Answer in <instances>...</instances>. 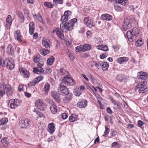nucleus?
Returning a JSON list of instances; mask_svg holds the SVG:
<instances>
[{"instance_id":"13","label":"nucleus","mask_w":148,"mask_h":148,"mask_svg":"<svg viewBox=\"0 0 148 148\" xmlns=\"http://www.w3.org/2000/svg\"><path fill=\"white\" fill-rule=\"evenodd\" d=\"M116 79L118 81L121 82H126L127 81V78L124 75L119 74L116 77Z\"/></svg>"},{"instance_id":"10","label":"nucleus","mask_w":148,"mask_h":148,"mask_svg":"<svg viewBox=\"0 0 148 148\" xmlns=\"http://www.w3.org/2000/svg\"><path fill=\"white\" fill-rule=\"evenodd\" d=\"M43 78L44 77L42 75L38 76L35 78L32 82H30L29 84L31 86H35L42 80Z\"/></svg>"},{"instance_id":"64","label":"nucleus","mask_w":148,"mask_h":148,"mask_svg":"<svg viewBox=\"0 0 148 148\" xmlns=\"http://www.w3.org/2000/svg\"><path fill=\"white\" fill-rule=\"evenodd\" d=\"M24 94L25 96L28 97H30L31 95V94L27 92H25Z\"/></svg>"},{"instance_id":"41","label":"nucleus","mask_w":148,"mask_h":148,"mask_svg":"<svg viewBox=\"0 0 148 148\" xmlns=\"http://www.w3.org/2000/svg\"><path fill=\"white\" fill-rule=\"evenodd\" d=\"M58 12L56 10H54L51 13V17L54 20H55L57 17Z\"/></svg>"},{"instance_id":"37","label":"nucleus","mask_w":148,"mask_h":148,"mask_svg":"<svg viewBox=\"0 0 148 148\" xmlns=\"http://www.w3.org/2000/svg\"><path fill=\"white\" fill-rule=\"evenodd\" d=\"M55 60L53 56L50 57L47 60V64L51 65L53 63Z\"/></svg>"},{"instance_id":"1","label":"nucleus","mask_w":148,"mask_h":148,"mask_svg":"<svg viewBox=\"0 0 148 148\" xmlns=\"http://www.w3.org/2000/svg\"><path fill=\"white\" fill-rule=\"evenodd\" d=\"M60 79V84L58 88V92L65 95L70 93L68 89L64 85H74L75 84V81L72 78L67 76H64V78Z\"/></svg>"},{"instance_id":"51","label":"nucleus","mask_w":148,"mask_h":148,"mask_svg":"<svg viewBox=\"0 0 148 148\" xmlns=\"http://www.w3.org/2000/svg\"><path fill=\"white\" fill-rule=\"evenodd\" d=\"M43 65L44 64L43 62H39L37 64L36 67H35L39 68H40V69H43L42 68V67Z\"/></svg>"},{"instance_id":"32","label":"nucleus","mask_w":148,"mask_h":148,"mask_svg":"<svg viewBox=\"0 0 148 148\" xmlns=\"http://www.w3.org/2000/svg\"><path fill=\"white\" fill-rule=\"evenodd\" d=\"M42 44L46 48L50 47V45L49 43V41L48 39H44L42 40Z\"/></svg>"},{"instance_id":"5","label":"nucleus","mask_w":148,"mask_h":148,"mask_svg":"<svg viewBox=\"0 0 148 148\" xmlns=\"http://www.w3.org/2000/svg\"><path fill=\"white\" fill-rule=\"evenodd\" d=\"M5 66L7 69L12 70L13 69L14 67V61L12 59L10 60L8 58L5 59L4 61Z\"/></svg>"},{"instance_id":"59","label":"nucleus","mask_w":148,"mask_h":148,"mask_svg":"<svg viewBox=\"0 0 148 148\" xmlns=\"http://www.w3.org/2000/svg\"><path fill=\"white\" fill-rule=\"evenodd\" d=\"M114 9L117 11H119L121 10L120 6L118 5H115L114 6Z\"/></svg>"},{"instance_id":"18","label":"nucleus","mask_w":148,"mask_h":148,"mask_svg":"<svg viewBox=\"0 0 148 148\" xmlns=\"http://www.w3.org/2000/svg\"><path fill=\"white\" fill-rule=\"evenodd\" d=\"M66 96L63 99V102L65 103H68L70 100H71L73 94L71 93L66 95Z\"/></svg>"},{"instance_id":"34","label":"nucleus","mask_w":148,"mask_h":148,"mask_svg":"<svg viewBox=\"0 0 148 148\" xmlns=\"http://www.w3.org/2000/svg\"><path fill=\"white\" fill-rule=\"evenodd\" d=\"M40 53L42 55L45 56L48 54L50 52L48 49H42L40 50Z\"/></svg>"},{"instance_id":"42","label":"nucleus","mask_w":148,"mask_h":148,"mask_svg":"<svg viewBox=\"0 0 148 148\" xmlns=\"http://www.w3.org/2000/svg\"><path fill=\"white\" fill-rule=\"evenodd\" d=\"M8 121V119L6 118H3L0 121V125H4Z\"/></svg>"},{"instance_id":"53","label":"nucleus","mask_w":148,"mask_h":148,"mask_svg":"<svg viewBox=\"0 0 148 148\" xmlns=\"http://www.w3.org/2000/svg\"><path fill=\"white\" fill-rule=\"evenodd\" d=\"M101 50L104 51H106L108 50V47L106 45H102V48H101Z\"/></svg>"},{"instance_id":"17","label":"nucleus","mask_w":148,"mask_h":148,"mask_svg":"<svg viewBox=\"0 0 148 148\" xmlns=\"http://www.w3.org/2000/svg\"><path fill=\"white\" fill-rule=\"evenodd\" d=\"M51 95L52 97L55 99V100L58 103L60 101V99L59 97V95L57 92L55 91H52Z\"/></svg>"},{"instance_id":"57","label":"nucleus","mask_w":148,"mask_h":148,"mask_svg":"<svg viewBox=\"0 0 148 148\" xmlns=\"http://www.w3.org/2000/svg\"><path fill=\"white\" fill-rule=\"evenodd\" d=\"M56 32V33L58 36L60 34L62 33V32H60V31L59 29H56L54 31H53V32Z\"/></svg>"},{"instance_id":"33","label":"nucleus","mask_w":148,"mask_h":148,"mask_svg":"<svg viewBox=\"0 0 148 148\" xmlns=\"http://www.w3.org/2000/svg\"><path fill=\"white\" fill-rule=\"evenodd\" d=\"M83 45H81L76 47L75 48V51L77 52L81 53L84 52V49Z\"/></svg>"},{"instance_id":"27","label":"nucleus","mask_w":148,"mask_h":148,"mask_svg":"<svg viewBox=\"0 0 148 148\" xmlns=\"http://www.w3.org/2000/svg\"><path fill=\"white\" fill-rule=\"evenodd\" d=\"M147 82L146 81H144L139 83L135 87V90L136 91L138 88V87H146L145 86L146 85Z\"/></svg>"},{"instance_id":"29","label":"nucleus","mask_w":148,"mask_h":148,"mask_svg":"<svg viewBox=\"0 0 148 148\" xmlns=\"http://www.w3.org/2000/svg\"><path fill=\"white\" fill-rule=\"evenodd\" d=\"M115 1L124 6H126L128 3V0H115Z\"/></svg>"},{"instance_id":"48","label":"nucleus","mask_w":148,"mask_h":148,"mask_svg":"<svg viewBox=\"0 0 148 148\" xmlns=\"http://www.w3.org/2000/svg\"><path fill=\"white\" fill-rule=\"evenodd\" d=\"M90 77L92 82L93 84H96L97 82V80L95 79L94 77L91 75H90Z\"/></svg>"},{"instance_id":"39","label":"nucleus","mask_w":148,"mask_h":148,"mask_svg":"<svg viewBox=\"0 0 148 148\" xmlns=\"http://www.w3.org/2000/svg\"><path fill=\"white\" fill-rule=\"evenodd\" d=\"M74 95L77 96H80L82 93V91L78 88L75 89L74 90Z\"/></svg>"},{"instance_id":"24","label":"nucleus","mask_w":148,"mask_h":148,"mask_svg":"<svg viewBox=\"0 0 148 148\" xmlns=\"http://www.w3.org/2000/svg\"><path fill=\"white\" fill-rule=\"evenodd\" d=\"M109 67V64L106 62H102L100 63V67L103 71L106 70Z\"/></svg>"},{"instance_id":"28","label":"nucleus","mask_w":148,"mask_h":148,"mask_svg":"<svg viewBox=\"0 0 148 148\" xmlns=\"http://www.w3.org/2000/svg\"><path fill=\"white\" fill-rule=\"evenodd\" d=\"M78 116L76 114H72L69 118V121L71 122H73L78 120Z\"/></svg>"},{"instance_id":"25","label":"nucleus","mask_w":148,"mask_h":148,"mask_svg":"<svg viewBox=\"0 0 148 148\" xmlns=\"http://www.w3.org/2000/svg\"><path fill=\"white\" fill-rule=\"evenodd\" d=\"M35 29V25L34 23L32 22L30 23L29 25V32L31 35L33 34Z\"/></svg>"},{"instance_id":"8","label":"nucleus","mask_w":148,"mask_h":148,"mask_svg":"<svg viewBox=\"0 0 148 148\" xmlns=\"http://www.w3.org/2000/svg\"><path fill=\"white\" fill-rule=\"evenodd\" d=\"M14 35L15 39L20 42H22L23 37L19 30H17L15 31L14 33Z\"/></svg>"},{"instance_id":"58","label":"nucleus","mask_w":148,"mask_h":148,"mask_svg":"<svg viewBox=\"0 0 148 148\" xmlns=\"http://www.w3.org/2000/svg\"><path fill=\"white\" fill-rule=\"evenodd\" d=\"M18 91L21 92L24 90L23 86L22 85H20L18 86Z\"/></svg>"},{"instance_id":"55","label":"nucleus","mask_w":148,"mask_h":148,"mask_svg":"<svg viewBox=\"0 0 148 148\" xmlns=\"http://www.w3.org/2000/svg\"><path fill=\"white\" fill-rule=\"evenodd\" d=\"M52 70L51 69L49 68H47L46 70L45 71H44V73H50Z\"/></svg>"},{"instance_id":"56","label":"nucleus","mask_w":148,"mask_h":148,"mask_svg":"<svg viewBox=\"0 0 148 148\" xmlns=\"http://www.w3.org/2000/svg\"><path fill=\"white\" fill-rule=\"evenodd\" d=\"M113 47L115 51H116L118 50L119 49V47L118 45H114L113 46Z\"/></svg>"},{"instance_id":"14","label":"nucleus","mask_w":148,"mask_h":148,"mask_svg":"<svg viewBox=\"0 0 148 148\" xmlns=\"http://www.w3.org/2000/svg\"><path fill=\"white\" fill-rule=\"evenodd\" d=\"M87 101L85 99H82L78 101L77 104V106L80 108H84L87 105Z\"/></svg>"},{"instance_id":"35","label":"nucleus","mask_w":148,"mask_h":148,"mask_svg":"<svg viewBox=\"0 0 148 148\" xmlns=\"http://www.w3.org/2000/svg\"><path fill=\"white\" fill-rule=\"evenodd\" d=\"M60 73L62 75L65 76H67L69 74V72L63 68H61L60 69Z\"/></svg>"},{"instance_id":"11","label":"nucleus","mask_w":148,"mask_h":148,"mask_svg":"<svg viewBox=\"0 0 148 148\" xmlns=\"http://www.w3.org/2000/svg\"><path fill=\"white\" fill-rule=\"evenodd\" d=\"M132 26V23L128 19H125L123 24V27L124 31L130 28Z\"/></svg>"},{"instance_id":"2","label":"nucleus","mask_w":148,"mask_h":148,"mask_svg":"<svg viewBox=\"0 0 148 148\" xmlns=\"http://www.w3.org/2000/svg\"><path fill=\"white\" fill-rule=\"evenodd\" d=\"M77 21V19L74 18L71 20L67 23H63L60 25V29L62 32H66L68 31L72 30L73 28L75 23Z\"/></svg>"},{"instance_id":"16","label":"nucleus","mask_w":148,"mask_h":148,"mask_svg":"<svg viewBox=\"0 0 148 148\" xmlns=\"http://www.w3.org/2000/svg\"><path fill=\"white\" fill-rule=\"evenodd\" d=\"M48 127L47 131L50 134H52L54 132L55 129L54 123H49L48 125Z\"/></svg>"},{"instance_id":"20","label":"nucleus","mask_w":148,"mask_h":148,"mask_svg":"<svg viewBox=\"0 0 148 148\" xmlns=\"http://www.w3.org/2000/svg\"><path fill=\"white\" fill-rule=\"evenodd\" d=\"M138 77L139 78L144 79H147V76L148 75L147 73L143 71L138 72Z\"/></svg>"},{"instance_id":"36","label":"nucleus","mask_w":148,"mask_h":148,"mask_svg":"<svg viewBox=\"0 0 148 148\" xmlns=\"http://www.w3.org/2000/svg\"><path fill=\"white\" fill-rule=\"evenodd\" d=\"M88 22L86 25L89 27L91 28L95 25L92 20L91 19H90L89 21H88Z\"/></svg>"},{"instance_id":"40","label":"nucleus","mask_w":148,"mask_h":148,"mask_svg":"<svg viewBox=\"0 0 148 148\" xmlns=\"http://www.w3.org/2000/svg\"><path fill=\"white\" fill-rule=\"evenodd\" d=\"M143 43V41H142L141 39H140L138 40L135 43V45L138 47L142 46Z\"/></svg>"},{"instance_id":"50","label":"nucleus","mask_w":148,"mask_h":148,"mask_svg":"<svg viewBox=\"0 0 148 148\" xmlns=\"http://www.w3.org/2000/svg\"><path fill=\"white\" fill-rule=\"evenodd\" d=\"M105 130L104 132V134L103 135V136H105L107 135L109 132V129L106 126L105 127Z\"/></svg>"},{"instance_id":"21","label":"nucleus","mask_w":148,"mask_h":148,"mask_svg":"<svg viewBox=\"0 0 148 148\" xmlns=\"http://www.w3.org/2000/svg\"><path fill=\"white\" fill-rule=\"evenodd\" d=\"M6 26L7 29H10V25H11L12 20L11 16L10 15L8 16L7 18L6 19Z\"/></svg>"},{"instance_id":"52","label":"nucleus","mask_w":148,"mask_h":148,"mask_svg":"<svg viewBox=\"0 0 148 148\" xmlns=\"http://www.w3.org/2000/svg\"><path fill=\"white\" fill-rule=\"evenodd\" d=\"M108 55L107 53H103L100 56V58L101 59H103L105 58H106Z\"/></svg>"},{"instance_id":"9","label":"nucleus","mask_w":148,"mask_h":148,"mask_svg":"<svg viewBox=\"0 0 148 148\" xmlns=\"http://www.w3.org/2000/svg\"><path fill=\"white\" fill-rule=\"evenodd\" d=\"M51 105L50 107V110L51 112L53 114H55L57 112V109L56 106L54 104L51 100H49L48 101Z\"/></svg>"},{"instance_id":"45","label":"nucleus","mask_w":148,"mask_h":148,"mask_svg":"<svg viewBox=\"0 0 148 148\" xmlns=\"http://www.w3.org/2000/svg\"><path fill=\"white\" fill-rule=\"evenodd\" d=\"M44 5L46 7L49 8H52L53 5L50 2H46L44 3Z\"/></svg>"},{"instance_id":"19","label":"nucleus","mask_w":148,"mask_h":148,"mask_svg":"<svg viewBox=\"0 0 148 148\" xmlns=\"http://www.w3.org/2000/svg\"><path fill=\"white\" fill-rule=\"evenodd\" d=\"M129 58L127 57H121L117 58L116 60L117 62L120 64H123L127 61Z\"/></svg>"},{"instance_id":"46","label":"nucleus","mask_w":148,"mask_h":148,"mask_svg":"<svg viewBox=\"0 0 148 148\" xmlns=\"http://www.w3.org/2000/svg\"><path fill=\"white\" fill-rule=\"evenodd\" d=\"M50 89V85L48 83L45 84L44 86V89L45 92H47Z\"/></svg>"},{"instance_id":"44","label":"nucleus","mask_w":148,"mask_h":148,"mask_svg":"<svg viewBox=\"0 0 148 148\" xmlns=\"http://www.w3.org/2000/svg\"><path fill=\"white\" fill-rule=\"evenodd\" d=\"M84 47V51H86L89 50L91 48V46L90 45L88 44H85L83 45Z\"/></svg>"},{"instance_id":"26","label":"nucleus","mask_w":148,"mask_h":148,"mask_svg":"<svg viewBox=\"0 0 148 148\" xmlns=\"http://www.w3.org/2000/svg\"><path fill=\"white\" fill-rule=\"evenodd\" d=\"M100 62H96V61H93L90 62V65L92 67L95 66L96 69H99L100 68Z\"/></svg>"},{"instance_id":"49","label":"nucleus","mask_w":148,"mask_h":148,"mask_svg":"<svg viewBox=\"0 0 148 148\" xmlns=\"http://www.w3.org/2000/svg\"><path fill=\"white\" fill-rule=\"evenodd\" d=\"M63 0H53L54 3L57 4H62L63 3Z\"/></svg>"},{"instance_id":"31","label":"nucleus","mask_w":148,"mask_h":148,"mask_svg":"<svg viewBox=\"0 0 148 148\" xmlns=\"http://www.w3.org/2000/svg\"><path fill=\"white\" fill-rule=\"evenodd\" d=\"M4 90L5 91L7 95H12V92L11 90V88L10 86H6L4 88Z\"/></svg>"},{"instance_id":"4","label":"nucleus","mask_w":148,"mask_h":148,"mask_svg":"<svg viewBox=\"0 0 148 148\" xmlns=\"http://www.w3.org/2000/svg\"><path fill=\"white\" fill-rule=\"evenodd\" d=\"M137 30L136 28H134L133 29L132 32L130 31L127 32L126 35L129 41L132 42V39L134 38V36L136 37L138 36V32H136Z\"/></svg>"},{"instance_id":"60","label":"nucleus","mask_w":148,"mask_h":148,"mask_svg":"<svg viewBox=\"0 0 148 148\" xmlns=\"http://www.w3.org/2000/svg\"><path fill=\"white\" fill-rule=\"evenodd\" d=\"M138 123L139 126L141 127L144 124V123L141 120H139L138 122Z\"/></svg>"},{"instance_id":"30","label":"nucleus","mask_w":148,"mask_h":148,"mask_svg":"<svg viewBox=\"0 0 148 148\" xmlns=\"http://www.w3.org/2000/svg\"><path fill=\"white\" fill-rule=\"evenodd\" d=\"M111 101L116 108L119 109H120L121 107V103L120 102L115 101L113 99H112Z\"/></svg>"},{"instance_id":"47","label":"nucleus","mask_w":148,"mask_h":148,"mask_svg":"<svg viewBox=\"0 0 148 148\" xmlns=\"http://www.w3.org/2000/svg\"><path fill=\"white\" fill-rule=\"evenodd\" d=\"M39 55L34 56L33 58V61L35 62H37L40 60Z\"/></svg>"},{"instance_id":"22","label":"nucleus","mask_w":148,"mask_h":148,"mask_svg":"<svg viewBox=\"0 0 148 148\" xmlns=\"http://www.w3.org/2000/svg\"><path fill=\"white\" fill-rule=\"evenodd\" d=\"M33 71L36 74L41 75L44 73V70L43 69L34 67L33 69Z\"/></svg>"},{"instance_id":"23","label":"nucleus","mask_w":148,"mask_h":148,"mask_svg":"<svg viewBox=\"0 0 148 148\" xmlns=\"http://www.w3.org/2000/svg\"><path fill=\"white\" fill-rule=\"evenodd\" d=\"M101 19L108 21H111L112 19V16L109 14H103L101 16Z\"/></svg>"},{"instance_id":"54","label":"nucleus","mask_w":148,"mask_h":148,"mask_svg":"<svg viewBox=\"0 0 148 148\" xmlns=\"http://www.w3.org/2000/svg\"><path fill=\"white\" fill-rule=\"evenodd\" d=\"M62 118L64 119H66L68 117L67 114L65 113H63L61 114Z\"/></svg>"},{"instance_id":"7","label":"nucleus","mask_w":148,"mask_h":148,"mask_svg":"<svg viewBox=\"0 0 148 148\" xmlns=\"http://www.w3.org/2000/svg\"><path fill=\"white\" fill-rule=\"evenodd\" d=\"M35 105L40 110L43 111L46 108V106L42 100L38 99L35 102Z\"/></svg>"},{"instance_id":"12","label":"nucleus","mask_w":148,"mask_h":148,"mask_svg":"<svg viewBox=\"0 0 148 148\" xmlns=\"http://www.w3.org/2000/svg\"><path fill=\"white\" fill-rule=\"evenodd\" d=\"M19 70L21 74L24 77L27 78L29 77L30 75L29 73L25 69L21 68Z\"/></svg>"},{"instance_id":"43","label":"nucleus","mask_w":148,"mask_h":148,"mask_svg":"<svg viewBox=\"0 0 148 148\" xmlns=\"http://www.w3.org/2000/svg\"><path fill=\"white\" fill-rule=\"evenodd\" d=\"M138 92L139 93H143L147 90V87H138Z\"/></svg>"},{"instance_id":"61","label":"nucleus","mask_w":148,"mask_h":148,"mask_svg":"<svg viewBox=\"0 0 148 148\" xmlns=\"http://www.w3.org/2000/svg\"><path fill=\"white\" fill-rule=\"evenodd\" d=\"M90 19L88 17H86L84 18V24L86 25L87 22H88V21H89Z\"/></svg>"},{"instance_id":"15","label":"nucleus","mask_w":148,"mask_h":148,"mask_svg":"<svg viewBox=\"0 0 148 148\" xmlns=\"http://www.w3.org/2000/svg\"><path fill=\"white\" fill-rule=\"evenodd\" d=\"M69 14V16L70 15H71V11L68 10L65 11L64 13V15L61 17V21L62 23L65 22L67 21L69 19L68 18V17L66 16V15Z\"/></svg>"},{"instance_id":"38","label":"nucleus","mask_w":148,"mask_h":148,"mask_svg":"<svg viewBox=\"0 0 148 148\" xmlns=\"http://www.w3.org/2000/svg\"><path fill=\"white\" fill-rule=\"evenodd\" d=\"M6 51L7 52L8 54H11V53H12L13 49L12 46L11 45H9L8 46L7 48Z\"/></svg>"},{"instance_id":"63","label":"nucleus","mask_w":148,"mask_h":148,"mask_svg":"<svg viewBox=\"0 0 148 148\" xmlns=\"http://www.w3.org/2000/svg\"><path fill=\"white\" fill-rule=\"evenodd\" d=\"M107 111L108 113L110 114H111L112 113V111L111 109L109 107H107L106 108Z\"/></svg>"},{"instance_id":"6","label":"nucleus","mask_w":148,"mask_h":148,"mask_svg":"<svg viewBox=\"0 0 148 148\" xmlns=\"http://www.w3.org/2000/svg\"><path fill=\"white\" fill-rule=\"evenodd\" d=\"M19 124L22 128H28L31 125V122L29 119H26L20 121L19 122Z\"/></svg>"},{"instance_id":"3","label":"nucleus","mask_w":148,"mask_h":148,"mask_svg":"<svg viewBox=\"0 0 148 148\" xmlns=\"http://www.w3.org/2000/svg\"><path fill=\"white\" fill-rule=\"evenodd\" d=\"M22 101L17 99H11L8 101V106L11 109H15L20 105Z\"/></svg>"},{"instance_id":"62","label":"nucleus","mask_w":148,"mask_h":148,"mask_svg":"<svg viewBox=\"0 0 148 148\" xmlns=\"http://www.w3.org/2000/svg\"><path fill=\"white\" fill-rule=\"evenodd\" d=\"M18 16L22 20H23L24 19V17L23 16V15L22 13H19L18 14Z\"/></svg>"}]
</instances>
